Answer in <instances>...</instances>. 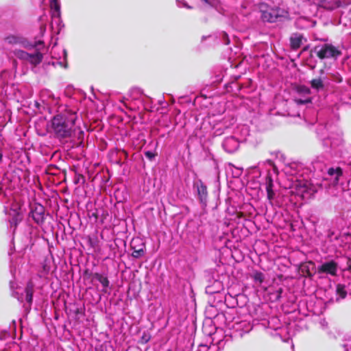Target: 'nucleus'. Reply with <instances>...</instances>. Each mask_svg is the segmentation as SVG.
Here are the masks:
<instances>
[{"instance_id":"f257e3e1","label":"nucleus","mask_w":351,"mask_h":351,"mask_svg":"<svg viewBox=\"0 0 351 351\" xmlns=\"http://www.w3.org/2000/svg\"><path fill=\"white\" fill-rule=\"evenodd\" d=\"M77 115L76 111L66 108L55 115L51 121V130L58 138H71L76 127Z\"/></svg>"},{"instance_id":"f03ea898","label":"nucleus","mask_w":351,"mask_h":351,"mask_svg":"<svg viewBox=\"0 0 351 351\" xmlns=\"http://www.w3.org/2000/svg\"><path fill=\"white\" fill-rule=\"evenodd\" d=\"M313 51L319 59H337L341 55V51L330 43H325L316 45L313 48Z\"/></svg>"},{"instance_id":"7ed1b4c3","label":"nucleus","mask_w":351,"mask_h":351,"mask_svg":"<svg viewBox=\"0 0 351 351\" xmlns=\"http://www.w3.org/2000/svg\"><path fill=\"white\" fill-rule=\"evenodd\" d=\"M289 16V12L280 8L261 10V19L265 22L274 23L282 19H287Z\"/></svg>"},{"instance_id":"20e7f679","label":"nucleus","mask_w":351,"mask_h":351,"mask_svg":"<svg viewBox=\"0 0 351 351\" xmlns=\"http://www.w3.org/2000/svg\"><path fill=\"white\" fill-rule=\"evenodd\" d=\"M19 182L18 178H14L12 173L6 172L0 180V190L3 191L7 189H12Z\"/></svg>"},{"instance_id":"39448f33","label":"nucleus","mask_w":351,"mask_h":351,"mask_svg":"<svg viewBox=\"0 0 351 351\" xmlns=\"http://www.w3.org/2000/svg\"><path fill=\"white\" fill-rule=\"evenodd\" d=\"M338 269V264L334 261H330L325 262L317 267V272L319 274H329L332 276H337Z\"/></svg>"},{"instance_id":"423d86ee","label":"nucleus","mask_w":351,"mask_h":351,"mask_svg":"<svg viewBox=\"0 0 351 351\" xmlns=\"http://www.w3.org/2000/svg\"><path fill=\"white\" fill-rule=\"evenodd\" d=\"M133 250L132 256L136 258H141L145 255V243L138 238L133 239L130 243Z\"/></svg>"},{"instance_id":"0eeeda50","label":"nucleus","mask_w":351,"mask_h":351,"mask_svg":"<svg viewBox=\"0 0 351 351\" xmlns=\"http://www.w3.org/2000/svg\"><path fill=\"white\" fill-rule=\"evenodd\" d=\"M195 186L197 190L198 199L203 206H206L207 203L208 191L206 186L201 181H197Z\"/></svg>"},{"instance_id":"6e6552de","label":"nucleus","mask_w":351,"mask_h":351,"mask_svg":"<svg viewBox=\"0 0 351 351\" xmlns=\"http://www.w3.org/2000/svg\"><path fill=\"white\" fill-rule=\"evenodd\" d=\"M239 145V141L234 136H228L223 142V147L228 153H232L236 151Z\"/></svg>"},{"instance_id":"1a4fd4ad","label":"nucleus","mask_w":351,"mask_h":351,"mask_svg":"<svg viewBox=\"0 0 351 351\" xmlns=\"http://www.w3.org/2000/svg\"><path fill=\"white\" fill-rule=\"evenodd\" d=\"M44 214L45 208L41 205L36 206L35 208L32 210V217L37 223H40L43 221Z\"/></svg>"},{"instance_id":"9d476101","label":"nucleus","mask_w":351,"mask_h":351,"mask_svg":"<svg viewBox=\"0 0 351 351\" xmlns=\"http://www.w3.org/2000/svg\"><path fill=\"white\" fill-rule=\"evenodd\" d=\"M5 42L12 45H24L25 40L23 37L10 35L5 38Z\"/></svg>"},{"instance_id":"9b49d317","label":"nucleus","mask_w":351,"mask_h":351,"mask_svg":"<svg viewBox=\"0 0 351 351\" xmlns=\"http://www.w3.org/2000/svg\"><path fill=\"white\" fill-rule=\"evenodd\" d=\"M303 36L302 34L295 33L290 38L291 47L293 49H298L302 44Z\"/></svg>"},{"instance_id":"f8f14e48","label":"nucleus","mask_w":351,"mask_h":351,"mask_svg":"<svg viewBox=\"0 0 351 351\" xmlns=\"http://www.w3.org/2000/svg\"><path fill=\"white\" fill-rule=\"evenodd\" d=\"M43 58V54L39 51H36L34 53H29L27 62H29L34 66H36L42 62Z\"/></svg>"},{"instance_id":"ddd939ff","label":"nucleus","mask_w":351,"mask_h":351,"mask_svg":"<svg viewBox=\"0 0 351 351\" xmlns=\"http://www.w3.org/2000/svg\"><path fill=\"white\" fill-rule=\"evenodd\" d=\"M328 173L329 176L333 177V184H336L338 183L339 178L342 176L343 172L342 169L340 167H337L336 169L330 168L328 170Z\"/></svg>"},{"instance_id":"4468645a","label":"nucleus","mask_w":351,"mask_h":351,"mask_svg":"<svg viewBox=\"0 0 351 351\" xmlns=\"http://www.w3.org/2000/svg\"><path fill=\"white\" fill-rule=\"evenodd\" d=\"M94 278L101 284L103 287L102 291L106 293L107 289L108 288L110 285V282L108 278L100 274L96 273L94 274Z\"/></svg>"},{"instance_id":"2eb2a0df","label":"nucleus","mask_w":351,"mask_h":351,"mask_svg":"<svg viewBox=\"0 0 351 351\" xmlns=\"http://www.w3.org/2000/svg\"><path fill=\"white\" fill-rule=\"evenodd\" d=\"M221 283L220 281H215L212 286H208L206 288V292L209 294H213L215 293L219 292L221 288Z\"/></svg>"},{"instance_id":"dca6fc26","label":"nucleus","mask_w":351,"mask_h":351,"mask_svg":"<svg viewBox=\"0 0 351 351\" xmlns=\"http://www.w3.org/2000/svg\"><path fill=\"white\" fill-rule=\"evenodd\" d=\"M310 84L311 88L317 91L322 90L324 87V82L320 77L312 80Z\"/></svg>"},{"instance_id":"f3484780","label":"nucleus","mask_w":351,"mask_h":351,"mask_svg":"<svg viewBox=\"0 0 351 351\" xmlns=\"http://www.w3.org/2000/svg\"><path fill=\"white\" fill-rule=\"evenodd\" d=\"M25 300L31 304L33 299L34 287L31 283L27 284L25 289Z\"/></svg>"},{"instance_id":"a211bd4d","label":"nucleus","mask_w":351,"mask_h":351,"mask_svg":"<svg viewBox=\"0 0 351 351\" xmlns=\"http://www.w3.org/2000/svg\"><path fill=\"white\" fill-rule=\"evenodd\" d=\"M14 53L18 58L25 61L27 60V58L29 57V53L23 50H15Z\"/></svg>"},{"instance_id":"6ab92c4d","label":"nucleus","mask_w":351,"mask_h":351,"mask_svg":"<svg viewBox=\"0 0 351 351\" xmlns=\"http://www.w3.org/2000/svg\"><path fill=\"white\" fill-rule=\"evenodd\" d=\"M296 90L299 94L303 95H308L311 94L310 88L304 85L298 86L296 88Z\"/></svg>"},{"instance_id":"aec40b11","label":"nucleus","mask_w":351,"mask_h":351,"mask_svg":"<svg viewBox=\"0 0 351 351\" xmlns=\"http://www.w3.org/2000/svg\"><path fill=\"white\" fill-rule=\"evenodd\" d=\"M50 6L51 9H53L58 14H59L60 10V4L59 0H51Z\"/></svg>"},{"instance_id":"412c9836","label":"nucleus","mask_w":351,"mask_h":351,"mask_svg":"<svg viewBox=\"0 0 351 351\" xmlns=\"http://www.w3.org/2000/svg\"><path fill=\"white\" fill-rule=\"evenodd\" d=\"M337 294L340 296L341 298H345L346 296V291L345 290V287L341 285H338L337 287Z\"/></svg>"},{"instance_id":"4be33fe9","label":"nucleus","mask_w":351,"mask_h":351,"mask_svg":"<svg viewBox=\"0 0 351 351\" xmlns=\"http://www.w3.org/2000/svg\"><path fill=\"white\" fill-rule=\"evenodd\" d=\"M266 190L273 189V180L270 175H267L265 180Z\"/></svg>"},{"instance_id":"5701e85b","label":"nucleus","mask_w":351,"mask_h":351,"mask_svg":"<svg viewBox=\"0 0 351 351\" xmlns=\"http://www.w3.org/2000/svg\"><path fill=\"white\" fill-rule=\"evenodd\" d=\"M254 278L256 282L262 283L265 279L264 274L261 272H256L254 275Z\"/></svg>"},{"instance_id":"b1692460","label":"nucleus","mask_w":351,"mask_h":351,"mask_svg":"<svg viewBox=\"0 0 351 351\" xmlns=\"http://www.w3.org/2000/svg\"><path fill=\"white\" fill-rule=\"evenodd\" d=\"M311 98L307 97L304 99H295V101L297 104L302 105V104H306L311 102Z\"/></svg>"},{"instance_id":"393cba45","label":"nucleus","mask_w":351,"mask_h":351,"mask_svg":"<svg viewBox=\"0 0 351 351\" xmlns=\"http://www.w3.org/2000/svg\"><path fill=\"white\" fill-rule=\"evenodd\" d=\"M151 336L149 333L144 332L141 339V342L143 343H146L150 340Z\"/></svg>"},{"instance_id":"a878e982","label":"nucleus","mask_w":351,"mask_h":351,"mask_svg":"<svg viewBox=\"0 0 351 351\" xmlns=\"http://www.w3.org/2000/svg\"><path fill=\"white\" fill-rule=\"evenodd\" d=\"M267 191V198L270 201V202H271V201L274 199L275 197V192L274 191L273 189H270V190H266Z\"/></svg>"},{"instance_id":"bb28decb","label":"nucleus","mask_w":351,"mask_h":351,"mask_svg":"<svg viewBox=\"0 0 351 351\" xmlns=\"http://www.w3.org/2000/svg\"><path fill=\"white\" fill-rule=\"evenodd\" d=\"M223 40L224 41L225 45H228L230 43L228 34L226 33L223 34Z\"/></svg>"},{"instance_id":"cd10ccee","label":"nucleus","mask_w":351,"mask_h":351,"mask_svg":"<svg viewBox=\"0 0 351 351\" xmlns=\"http://www.w3.org/2000/svg\"><path fill=\"white\" fill-rule=\"evenodd\" d=\"M17 221H18V219H17V218H16V217H13V218L12 219V220H10V221L11 226H12V225L14 224V226H16V224H17Z\"/></svg>"},{"instance_id":"c85d7f7f","label":"nucleus","mask_w":351,"mask_h":351,"mask_svg":"<svg viewBox=\"0 0 351 351\" xmlns=\"http://www.w3.org/2000/svg\"><path fill=\"white\" fill-rule=\"evenodd\" d=\"M145 156L148 158L152 159L154 156V154L151 152H145Z\"/></svg>"},{"instance_id":"c756f323","label":"nucleus","mask_w":351,"mask_h":351,"mask_svg":"<svg viewBox=\"0 0 351 351\" xmlns=\"http://www.w3.org/2000/svg\"><path fill=\"white\" fill-rule=\"evenodd\" d=\"M84 135V132L82 130H80L78 132V139L82 138Z\"/></svg>"},{"instance_id":"7c9ffc66","label":"nucleus","mask_w":351,"mask_h":351,"mask_svg":"<svg viewBox=\"0 0 351 351\" xmlns=\"http://www.w3.org/2000/svg\"><path fill=\"white\" fill-rule=\"evenodd\" d=\"M12 295L14 297V298H16L19 300H21V297L19 295V293L18 292H14L12 293Z\"/></svg>"},{"instance_id":"2f4dec72","label":"nucleus","mask_w":351,"mask_h":351,"mask_svg":"<svg viewBox=\"0 0 351 351\" xmlns=\"http://www.w3.org/2000/svg\"><path fill=\"white\" fill-rule=\"evenodd\" d=\"M266 162L268 165H269L270 166H274V162H273V161L271 160L268 159V160H266Z\"/></svg>"},{"instance_id":"473e14b6","label":"nucleus","mask_w":351,"mask_h":351,"mask_svg":"<svg viewBox=\"0 0 351 351\" xmlns=\"http://www.w3.org/2000/svg\"><path fill=\"white\" fill-rule=\"evenodd\" d=\"M348 263V269H349V270H350V271H351V259H350V258H349V259L348 260V263Z\"/></svg>"},{"instance_id":"72a5a7b5","label":"nucleus","mask_w":351,"mask_h":351,"mask_svg":"<svg viewBox=\"0 0 351 351\" xmlns=\"http://www.w3.org/2000/svg\"><path fill=\"white\" fill-rule=\"evenodd\" d=\"M1 158H2V154L0 153V161L1 160Z\"/></svg>"},{"instance_id":"f704fd0d","label":"nucleus","mask_w":351,"mask_h":351,"mask_svg":"<svg viewBox=\"0 0 351 351\" xmlns=\"http://www.w3.org/2000/svg\"><path fill=\"white\" fill-rule=\"evenodd\" d=\"M10 286H11V287H12V288L13 287V284H12V282H10Z\"/></svg>"},{"instance_id":"c9c22d12","label":"nucleus","mask_w":351,"mask_h":351,"mask_svg":"<svg viewBox=\"0 0 351 351\" xmlns=\"http://www.w3.org/2000/svg\"><path fill=\"white\" fill-rule=\"evenodd\" d=\"M322 40H323V41H326V40H327V39H322Z\"/></svg>"}]
</instances>
